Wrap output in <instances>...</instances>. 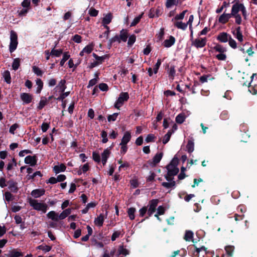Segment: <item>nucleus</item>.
Returning a JSON list of instances; mask_svg holds the SVG:
<instances>
[{
  "mask_svg": "<svg viewBox=\"0 0 257 257\" xmlns=\"http://www.w3.org/2000/svg\"><path fill=\"white\" fill-rule=\"evenodd\" d=\"M217 40L221 43L228 42L229 46L232 49L237 48V43L232 37L226 32L220 33L217 36Z\"/></svg>",
  "mask_w": 257,
  "mask_h": 257,
  "instance_id": "f257e3e1",
  "label": "nucleus"
},
{
  "mask_svg": "<svg viewBox=\"0 0 257 257\" xmlns=\"http://www.w3.org/2000/svg\"><path fill=\"white\" fill-rule=\"evenodd\" d=\"M29 203L34 209L37 211H41L45 213L47 210L48 205L46 203L39 202L37 200L30 198Z\"/></svg>",
  "mask_w": 257,
  "mask_h": 257,
  "instance_id": "f03ea898",
  "label": "nucleus"
},
{
  "mask_svg": "<svg viewBox=\"0 0 257 257\" xmlns=\"http://www.w3.org/2000/svg\"><path fill=\"white\" fill-rule=\"evenodd\" d=\"M239 11L241 12L244 19H246L247 14L246 8L243 4L236 2L232 5L230 14L231 15H239L238 13Z\"/></svg>",
  "mask_w": 257,
  "mask_h": 257,
  "instance_id": "7ed1b4c3",
  "label": "nucleus"
},
{
  "mask_svg": "<svg viewBox=\"0 0 257 257\" xmlns=\"http://www.w3.org/2000/svg\"><path fill=\"white\" fill-rule=\"evenodd\" d=\"M10 44L9 46V50L10 52H13L17 48L18 44V36L17 33L12 30L10 33Z\"/></svg>",
  "mask_w": 257,
  "mask_h": 257,
  "instance_id": "20e7f679",
  "label": "nucleus"
},
{
  "mask_svg": "<svg viewBox=\"0 0 257 257\" xmlns=\"http://www.w3.org/2000/svg\"><path fill=\"white\" fill-rule=\"evenodd\" d=\"M129 95L127 92H121L114 104V107L119 109L123 104L124 101L128 100Z\"/></svg>",
  "mask_w": 257,
  "mask_h": 257,
  "instance_id": "39448f33",
  "label": "nucleus"
},
{
  "mask_svg": "<svg viewBox=\"0 0 257 257\" xmlns=\"http://www.w3.org/2000/svg\"><path fill=\"white\" fill-rule=\"evenodd\" d=\"M206 38H198L192 41V45L196 48H201L206 45Z\"/></svg>",
  "mask_w": 257,
  "mask_h": 257,
  "instance_id": "423d86ee",
  "label": "nucleus"
},
{
  "mask_svg": "<svg viewBox=\"0 0 257 257\" xmlns=\"http://www.w3.org/2000/svg\"><path fill=\"white\" fill-rule=\"evenodd\" d=\"M163 156V153L162 152L157 153L153 157L152 160L149 161V164L152 167L155 166L161 160Z\"/></svg>",
  "mask_w": 257,
  "mask_h": 257,
  "instance_id": "0eeeda50",
  "label": "nucleus"
},
{
  "mask_svg": "<svg viewBox=\"0 0 257 257\" xmlns=\"http://www.w3.org/2000/svg\"><path fill=\"white\" fill-rule=\"evenodd\" d=\"M158 199H153L149 203V207L148 210L149 216H151L155 211L156 207L158 204Z\"/></svg>",
  "mask_w": 257,
  "mask_h": 257,
  "instance_id": "6e6552de",
  "label": "nucleus"
},
{
  "mask_svg": "<svg viewBox=\"0 0 257 257\" xmlns=\"http://www.w3.org/2000/svg\"><path fill=\"white\" fill-rule=\"evenodd\" d=\"M234 37L236 38L239 42L241 43L243 41V36L241 31V28L240 27H238L231 31Z\"/></svg>",
  "mask_w": 257,
  "mask_h": 257,
  "instance_id": "1a4fd4ad",
  "label": "nucleus"
},
{
  "mask_svg": "<svg viewBox=\"0 0 257 257\" xmlns=\"http://www.w3.org/2000/svg\"><path fill=\"white\" fill-rule=\"evenodd\" d=\"M107 217V212H106L105 214L103 213H101L96 218H95L94 223V224L98 226L101 227L103 225L104 221L105 219Z\"/></svg>",
  "mask_w": 257,
  "mask_h": 257,
  "instance_id": "9d476101",
  "label": "nucleus"
},
{
  "mask_svg": "<svg viewBox=\"0 0 257 257\" xmlns=\"http://www.w3.org/2000/svg\"><path fill=\"white\" fill-rule=\"evenodd\" d=\"M20 98L24 103H30L33 100V95L28 93H22Z\"/></svg>",
  "mask_w": 257,
  "mask_h": 257,
  "instance_id": "9b49d317",
  "label": "nucleus"
},
{
  "mask_svg": "<svg viewBox=\"0 0 257 257\" xmlns=\"http://www.w3.org/2000/svg\"><path fill=\"white\" fill-rule=\"evenodd\" d=\"M167 169L168 170V175L170 176H173L176 175L179 172V169L175 166L169 164L167 166Z\"/></svg>",
  "mask_w": 257,
  "mask_h": 257,
  "instance_id": "f8f14e48",
  "label": "nucleus"
},
{
  "mask_svg": "<svg viewBox=\"0 0 257 257\" xmlns=\"http://www.w3.org/2000/svg\"><path fill=\"white\" fill-rule=\"evenodd\" d=\"M66 81L64 79H62L59 82L58 84L56 86L54 90L56 92H64L66 86L65 85Z\"/></svg>",
  "mask_w": 257,
  "mask_h": 257,
  "instance_id": "ddd939ff",
  "label": "nucleus"
},
{
  "mask_svg": "<svg viewBox=\"0 0 257 257\" xmlns=\"http://www.w3.org/2000/svg\"><path fill=\"white\" fill-rule=\"evenodd\" d=\"M25 163L30 165L31 166H34L37 164V159L36 156H28L25 159Z\"/></svg>",
  "mask_w": 257,
  "mask_h": 257,
  "instance_id": "4468645a",
  "label": "nucleus"
},
{
  "mask_svg": "<svg viewBox=\"0 0 257 257\" xmlns=\"http://www.w3.org/2000/svg\"><path fill=\"white\" fill-rule=\"evenodd\" d=\"M231 17V15L230 14L223 13L219 17L218 19V22L219 23L223 24H225L228 21Z\"/></svg>",
  "mask_w": 257,
  "mask_h": 257,
  "instance_id": "2eb2a0df",
  "label": "nucleus"
},
{
  "mask_svg": "<svg viewBox=\"0 0 257 257\" xmlns=\"http://www.w3.org/2000/svg\"><path fill=\"white\" fill-rule=\"evenodd\" d=\"M175 39L174 37L170 36L168 39L165 40L163 44L165 47L169 48L174 44Z\"/></svg>",
  "mask_w": 257,
  "mask_h": 257,
  "instance_id": "dca6fc26",
  "label": "nucleus"
},
{
  "mask_svg": "<svg viewBox=\"0 0 257 257\" xmlns=\"http://www.w3.org/2000/svg\"><path fill=\"white\" fill-rule=\"evenodd\" d=\"M132 136L130 132L126 131L124 133L123 137L121 140L120 143L126 144L130 141Z\"/></svg>",
  "mask_w": 257,
  "mask_h": 257,
  "instance_id": "f3484780",
  "label": "nucleus"
},
{
  "mask_svg": "<svg viewBox=\"0 0 257 257\" xmlns=\"http://www.w3.org/2000/svg\"><path fill=\"white\" fill-rule=\"evenodd\" d=\"M44 189H35L32 191L31 195L35 198H39L45 194Z\"/></svg>",
  "mask_w": 257,
  "mask_h": 257,
  "instance_id": "a211bd4d",
  "label": "nucleus"
},
{
  "mask_svg": "<svg viewBox=\"0 0 257 257\" xmlns=\"http://www.w3.org/2000/svg\"><path fill=\"white\" fill-rule=\"evenodd\" d=\"M47 216L49 219H51L53 221H57L59 220V219H60L59 218V215L54 211H51L47 213Z\"/></svg>",
  "mask_w": 257,
  "mask_h": 257,
  "instance_id": "6ab92c4d",
  "label": "nucleus"
},
{
  "mask_svg": "<svg viewBox=\"0 0 257 257\" xmlns=\"http://www.w3.org/2000/svg\"><path fill=\"white\" fill-rule=\"evenodd\" d=\"M174 23V26L178 29H181L182 30H185L187 27V24L183 23L181 21H175Z\"/></svg>",
  "mask_w": 257,
  "mask_h": 257,
  "instance_id": "aec40b11",
  "label": "nucleus"
},
{
  "mask_svg": "<svg viewBox=\"0 0 257 257\" xmlns=\"http://www.w3.org/2000/svg\"><path fill=\"white\" fill-rule=\"evenodd\" d=\"M66 166L63 164L56 165L54 167L53 170L55 173L58 174L61 172H64L66 170Z\"/></svg>",
  "mask_w": 257,
  "mask_h": 257,
  "instance_id": "412c9836",
  "label": "nucleus"
},
{
  "mask_svg": "<svg viewBox=\"0 0 257 257\" xmlns=\"http://www.w3.org/2000/svg\"><path fill=\"white\" fill-rule=\"evenodd\" d=\"M186 117L187 116L184 113H181L177 115L175 120L177 123L181 124L185 121Z\"/></svg>",
  "mask_w": 257,
  "mask_h": 257,
  "instance_id": "4be33fe9",
  "label": "nucleus"
},
{
  "mask_svg": "<svg viewBox=\"0 0 257 257\" xmlns=\"http://www.w3.org/2000/svg\"><path fill=\"white\" fill-rule=\"evenodd\" d=\"M119 38L120 39L121 41L125 42L128 38V33L126 30L122 29L120 32Z\"/></svg>",
  "mask_w": 257,
  "mask_h": 257,
  "instance_id": "5701e85b",
  "label": "nucleus"
},
{
  "mask_svg": "<svg viewBox=\"0 0 257 257\" xmlns=\"http://www.w3.org/2000/svg\"><path fill=\"white\" fill-rule=\"evenodd\" d=\"M112 20V15L111 14H107L106 15L102 20V24L105 27V26H107L109 24Z\"/></svg>",
  "mask_w": 257,
  "mask_h": 257,
  "instance_id": "b1692460",
  "label": "nucleus"
},
{
  "mask_svg": "<svg viewBox=\"0 0 257 257\" xmlns=\"http://www.w3.org/2000/svg\"><path fill=\"white\" fill-rule=\"evenodd\" d=\"M71 212V209H66L59 215V218L60 220L65 219L67 216L70 214Z\"/></svg>",
  "mask_w": 257,
  "mask_h": 257,
  "instance_id": "393cba45",
  "label": "nucleus"
},
{
  "mask_svg": "<svg viewBox=\"0 0 257 257\" xmlns=\"http://www.w3.org/2000/svg\"><path fill=\"white\" fill-rule=\"evenodd\" d=\"M193 232L190 230H187L185 232L184 239L187 241H192L193 237Z\"/></svg>",
  "mask_w": 257,
  "mask_h": 257,
  "instance_id": "a878e982",
  "label": "nucleus"
},
{
  "mask_svg": "<svg viewBox=\"0 0 257 257\" xmlns=\"http://www.w3.org/2000/svg\"><path fill=\"white\" fill-rule=\"evenodd\" d=\"M213 50L215 52L220 53H225L226 52V48L224 47L223 46L220 44L216 45L213 48Z\"/></svg>",
  "mask_w": 257,
  "mask_h": 257,
  "instance_id": "bb28decb",
  "label": "nucleus"
},
{
  "mask_svg": "<svg viewBox=\"0 0 257 257\" xmlns=\"http://www.w3.org/2000/svg\"><path fill=\"white\" fill-rule=\"evenodd\" d=\"M3 76L5 79V81L8 83L10 84L11 82V77L10 73L8 70H6L4 72L3 74Z\"/></svg>",
  "mask_w": 257,
  "mask_h": 257,
  "instance_id": "cd10ccee",
  "label": "nucleus"
},
{
  "mask_svg": "<svg viewBox=\"0 0 257 257\" xmlns=\"http://www.w3.org/2000/svg\"><path fill=\"white\" fill-rule=\"evenodd\" d=\"M186 148L188 153H192L194 150V144L193 142L192 141H189L187 144Z\"/></svg>",
  "mask_w": 257,
  "mask_h": 257,
  "instance_id": "c85d7f7f",
  "label": "nucleus"
},
{
  "mask_svg": "<svg viewBox=\"0 0 257 257\" xmlns=\"http://www.w3.org/2000/svg\"><path fill=\"white\" fill-rule=\"evenodd\" d=\"M36 84L37 85L36 93L39 94L41 92V91L43 88V83L40 79H37L36 80Z\"/></svg>",
  "mask_w": 257,
  "mask_h": 257,
  "instance_id": "c756f323",
  "label": "nucleus"
},
{
  "mask_svg": "<svg viewBox=\"0 0 257 257\" xmlns=\"http://www.w3.org/2000/svg\"><path fill=\"white\" fill-rule=\"evenodd\" d=\"M20 58H15L14 59L12 67L13 69L14 70H17L20 67Z\"/></svg>",
  "mask_w": 257,
  "mask_h": 257,
  "instance_id": "7c9ffc66",
  "label": "nucleus"
},
{
  "mask_svg": "<svg viewBox=\"0 0 257 257\" xmlns=\"http://www.w3.org/2000/svg\"><path fill=\"white\" fill-rule=\"evenodd\" d=\"M92 56L96 60V61L99 64H101L104 61L106 57L105 55L102 56H98L95 53H93Z\"/></svg>",
  "mask_w": 257,
  "mask_h": 257,
  "instance_id": "2f4dec72",
  "label": "nucleus"
},
{
  "mask_svg": "<svg viewBox=\"0 0 257 257\" xmlns=\"http://www.w3.org/2000/svg\"><path fill=\"white\" fill-rule=\"evenodd\" d=\"M186 11H183L179 15H177L174 18L172 19V22L177 21L179 20H183L185 17Z\"/></svg>",
  "mask_w": 257,
  "mask_h": 257,
  "instance_id": "473e14b6",
  "label": "nucleus"
},
{
  "mask_svg": "<svg viewBox=\"0 0 257 257\" xmlns=\"http://www.w3.org/2000/svg\"><path fill=\"white\" fill-rule=\"evenodd\" d=\"M33 72L38 76H42L43 75V71L37 66H33L32 67Z\"/></svg>",
  "mask_w": 257,
  "mask_h": 257,
  "instance_id": "72a5a7b5",
  "label": "nucleus"
},
{
  "mask_svg": "<svg viewBox=\"0 0 257 257\" xmlns=\"http://www.w3.org/2000/svg\"><path fill=\"white\" fill-rule=\"evenodd\" d=\"M136 212V209L135 208H130L127 210V213L131 220L135 219V213Z\"/></svg>",
  "mask_w": 257,
  "mask_h": 257,
  "instance_id": "f704fd0d",
  "label": "nucleus"
},
{
  "mask_svg": "<svg viewBox=\"0 0 257 257\" xmlns=\"http://www.w3.org/2000/svg\"><path fill=\"white\" fill-rule=\"evenodd\" d=\"M93 47L94 45L93 44L88 45L83 49V52L86 54H90L92 51Z\"/></svg>",
  "mask_w": 257,
  "mask_h": 257,
  "instance_id": "c9c22d12",
  "label": "nucleus"
},
{
  "mask_svg": "<svg viewBox=\"0 0 257 257\" xmlns=\"http://www.w3.org/2000/svg\"><path fill=\"white\" fill-rule=\"evenodd\" d=\"M47 101L46 98H42L39 103L37 108L39 110L42 109L47 104Z\"/></svg>",
  "mask_w": 257,
  "mask_h": 257,
  "instance_id": "e433bc0d",
  "label": "nucleus"
},
{
  "mask_svg": "<svg viewBox=\"0 0 257 257\" xmlns=\"http://www.w3.org/2000/svg\"><path fill=\"white\" fill-rule=\"evenodd\" d=\"M162 185L167 189H169L175 186V182H163Z\"/></svg>",
  "mask_w": 257,
  "mask_h": 257,
  "instance_id": "4c0bfd02",
  "label": "nucleus"
},
{
  "mask_svg": "<svg viewBox=\"0 0 257 257\" xmlns=\"http://www.w3.org/2000/svg\"><path fill=\"white\" fill-rule=\"evenodd\" d=\"M62 54V50L61 49H53L51 52V55L55 57H59Z\"/></svg>",
  "mask_w": 257,
  "mask_h": 257,
  "instance_id": "58836bf2",
  "label": "nucleus"
},
{
  "mask_svg": "<svg viewBox=\"0 0 257 257\" xmlns=\"http://www.w3.org/2000/svg\"><path fill=\"white\" fill-rule=\"evenodd\" d=\"M110 151L109 148L105 149L101 154L102 159H107V158L109 157L110 155Z\"/></svg>",
  "mask_w": 257,
  "mask_h": 257,
  "instance_id": "ea45409f",
  "label": "nucleus"
},
{
  "mask_svg": "<svg viewBox=\"0 0 257 257\" xmlns=\"http://www.w3.org/2000/svg\"><path fill=\"white\" fill-rule=\"evenodd\" d=\"M70 55L68 54L67 52H65L64 53L63 58L60 61V64L61 66H63L65 62L69 58Z\"/></svg>",
  "mask_w": 257,
  "mask_h": 257,
  "instance_id": "a19ab883",
  "label": "nucleus"
},
{
  "mask_svg": "<svg viewBox=\"0 0 257 257\" xmlns=\"http://www.w3.org/2000/svg\"><path fill=\"white\" fill-rule=\"evenodd\" d=\"M118 251L119 254H123L124 255H126L129 253L128 250L126 248H123V246H119Z\"/></svg>",
  "mask_w": 257,
  "mask_h": 257,
  "instance_id": "79ce46f5",
  "label": "nucleus"
},
{
  "mask_svg": "<svg viewBox=\"0 0 257 257\" xmlns=\"http://www.w3.org/2000/svg\"><path fill=\"white\" fill-rule=\"evenodd\" d=\"M142 15H143V14H141V15H139V16L136 17L134 19L133 21L132 22V23L131 24V27L135 26L138 23H139V22L140 21V20L142 18Z\"/></svg>",
  "mask_w": 257,
  "mask_h": 257,
  "instance_id": "37998d69",
  "label": "nucleus"
},
{
  "mask_svg": "<svg viewBox=\"0 0 257 257\" xmlns=\"http://www.w3.org/2000/svg\"><path fill=\"white\" fill-rule=\"evenodd\" d=\"M225 249L226 253L229 255H232V252L234 250V246L231 245L227 246L225 247Z\"/></svg>",
  "mask_w": 257,
  "mask_h": 257,
  "instance_id": "c03bdc74",
  "label": "nucleus"
},
{
  "mask_svg": "<svg viewBox=\"0 0 257 257\" xmlns=\"http://www.w3.org/2000/svg\"><path fill=\"white\" fill-rule=\"evenodd\" d=\"M175 70L174 66H171L168 70V74L169 77H171L172 79L174 78L175 74Z\"/></svg>",
  "mask_w": 257,
  "mask_h": 257,
  "instance_id": "a18cd8bd",
  "label": "nucleus"
},
{
  "mask_svg": "<svg viewBox=\"0 0 257 257\" xmlns=\"http://www.w3.org/2000/svg\"><path fill=\"white\" fill-rule=\"evenodd\" d=\"M101 137L102 138V143L104 144L107 142L108 139H107V133L104 131H102L101 133Z\"/></svg>",
  "mask_w": 257,
  "mask_h": 257,
  "instance_id": "49530a36",
  "label": "nucleus"
},
{
  "mask_svg": "<svg viewBox=\"0 0 257 257\" xmlns=\"http://www.w3.org/2000/svg\"><path fill=\"white\" fill-rule=\"evenodd\" d=\"M119 146H120V154L123 155L124 154L127 152V145L120 143Z\"/></svg>",
  "mask_w": 257,
  "mask_h": 257,
  "instance_id": "de8ad7c7",
  "label": "nucleus"
},
{
  "mask_svg": "<svg viewBox=\"0 0 257 257\" xmlns=\"http://www.w3.org/2000/svg\"><path fill=\"white\" fill-rule=\"evenodd\" d=\"M216 58L218 60L224 61L226 60L227 57L225 53H220L216 55Z\"/></svg>",
  "mask_w": 257,
  "mask_h": 257,
  "instance_id": "09e8293b",
  "label": "nucleus"
},
{
  "mask_svg": "<svg viewBox=\"0 0 257 257\" xmlns=\"http://www.w3.org/2000/svg\"><path fill=\"white\" fill-rule=\"evenodd\" d=\"M136 40V37L135 35H132L130 36L128 38V42H127L128 45L130 46L133 45L134 44V43L135 42Z\"/></svg>",
  "mask_w": 257,
  "mask_h": 257,
  "instance_id": "8fccbe9b",
  "label": "nucleus"
},
{
  "mask_svg": "<svg viewBox=\"0 0 257 257\" xmlns=\"http://www.w3.org/2000/svg\"><path fill=\"white\" fill-rule=\"evenodd\" d=\"M23 255V254L21 251H17L16 250H14L11 252L10 256H11V257H20V256H22Z\"/></svg>",
  "mask_w": 257,
  "mask_h": 257,
  "instance_id": "3c124183",
  "label": "nucleus"
},
{
  "mask_svg": "<svg viewBox=\"0 0 257 257\" xmlns=\"http://www.w3.org/2000/svg\"><path fill=\"white\" fill-rule=\"evenodd\" d=\"M118 115V113H114L111 115H109L107 117L108 121L109 122L111 121H115Z\"/></svg>",
  "mask_w": 257,
  "mask_h": 257,
  "instance_id": "603ef678",
  "label": "nucleus"
},
{
  "mask_svg": "<svg viewBox=\"0 0 257 257\" xmlns=\"http://www.w3.org/2000/svg\"><path fill=\"white\" fill-rule=\"evenodd\" d=\"M120 69H121L119 72V73L122 77L125 76L128 72V70L123 66L121 67Z\"/></svg>",
  "mask_w": 257,
  "mask_h": 257,
  "instance_id": "864d4df0",
  "label": "nucleus"
},
{
  "mask_svg": "<svg viewBox=\"0 0 257 257\" xmlns=\"http://www.w3.org/2000/svg\"><path fill=\"white\" fill-rule=\"evenodd\" d=\"M161 64V59H158L157 60V62L155 64L154 67V73L156 74L158 72V69Z\"/></svg>",
  "mask_w": 257,
  "mask_h": 257,
  "instance_id": "5fc2aeb1",
  "label": "nucleus"
},
{
  "mask_svg": "<svg viewBox=\"0 0 257 257\" xmlns=\"http://www.w3.org/2000/svg\"><path fill=\"white\" fill-rule=\"evenodd\" d=\"M155 136L153 134H149L146 137L145 141L147 143H149L151 142H154L155 140Z\"/></svg>",
  "mask_w": 257,
  "mask_h": 257,
  "instance_id": "6e6d98bb",
  "label": "nucleus"
},
{
  "mask_svg": "<svg viewBox=\"0 0 257 257\" xmlns=\"http://www.w3.org/2000/svg\"><path fill=\"white\" fill-rule=\"evenodd\" d=\"M19 127V125L17 123H15L11 126L9 132L12 134H15V131Z\"/></svg>",
  "mask_w": 257,
  "mask_h": 257,
  "instance_id": "4d7b16f0",
  "label": "nucleus"
},
{
  "mask_svg": "<svg viewBox=\"0 0 257 257\" xmlns=\"http://www.w3.org/2000/svg\"><path fill=\"white\" fill-rule=\"evenodd\" d=\"M93 159L96 162H100V157L98 153L93 152L92 154Z\"/></svg>",
  "mask_w": 257,
  "mask_h": 257,
  "instance_id": "13d9d810",
  "label": "nucleus"
},
{
  "mask_svg": "<svg viewBox=\"0 0 257 257\" xmlns=\"http://www.w3.org/2000/svg\"><path fill=\"white\" fill-rule=\"evenodd\" d=\"M37 176H41L42 174L40 171H36L33 173L32 175H27V177L28 179H32Z\"/></svg>",
  "mask_w": 257,
  "mask_h": 257,
  "instance_id": "bf43d9fd",
  "label": "nucleus"
},
{
  "mask_svg": "<svg viewBox=\"0 0 257 257\" xmlns=\"http://www.w3.org/2000/svg\"><path fill=\"white\" fill-rule=\"evenodd\" d=\"M164 35V28H161L160 30L159 33L157 34V38L158 40L161 41L163 39Z\"/></svg>",
  "mask_w": 257,
  "mask_h": 257,
  "instance_id": "052dcab7",
  "label": "nucleus"
},
{
  "mask_svg": "<svg viewBox=\"0 0 257 257\" xmlns=\"http://www.w3.org/2000/svg\"><path fill=\"white\" fill-rule=\"evenodd\" d=\"M231 17H233L235 19V23L238 24L240 25L241 23V17L240 15H231Z\"/></svg>",
  "mask_w": 257,
  "mask_h": 257,
  "instance_id": "680f3d73",
  "label": "nucleus"
},
{
  "mask_svg": "<svg viewBox=\"0 0 257 257\" xmlns=\"http://www.w3.org/2000/svg\"><path fill=\"white\" fill-rule=\"evenodd\" d=\"M99 88L101 91H106L108 90V87L106 84L102 83L99 84Z\"/></svg>",
  "mask_w": 257,
  "mask_h": 257,
  "instance_id": "e2e57ef3",
  "label": "nucleus"
},
{
  "mask_svg": "<svg viewBox=\"0 0 257 257\" xmlns=\"http://www.w3.org/2000/svg\"><path fill=\"white\" fill-rule=\"evenodd\" d=\"M98 11L93 8H91L89 10V14L92 17H95L98 15Z\"/></svg>",
  "mask_w": 257,
  "mask_h": 257,
  "instance_id": "0e129e2a",
  "label": "nucleus"
},
{
  "mask_svg": "<svg viewBox=\"0 0 257 257\" xmlns=\"http://www.w3.org/2000/svg\"><path fill=\"white\" fill-rule=\"evenodd\" d=\"M50 127L49 123L43 122L41 125V129L43 132H46Z\"/></svg>",
  "mask_w": 257,
  "mask_h": 257,
  "instance_id": "69168bd1",
  "label": "nucleus"
},
{
  "mask_svg": "<svg viewBox=\"0 0 257 257\" xmlns=\"http://www.w3.org/2000/svg\"><path fill=\"white\" fill-rule=\"evenodd\" d=\"M220 118L223 120L226 119L228 118V114L227 111H223L220 114Z\"/></svg>",
  "mask_w": 257,
  "mask_h": 257,
  "instance_id": "338daca9",
  "label": "nucleus"
},
{
  "mask_svg": "<svg viewBox=\"0 0 257 257\" xmlns=\"http://www.w3.org/2000/svg\"><path fill=\"white\" fill-rule=\"evenodd\" d=\"M72 40L77 43H80L81 42V37L79 35H75Z\"/></svg>",
  "mask_w": 257,
  "mask_h": 257,
  "instance_id": "774afa93",
  "label": "nucleus"
}]
</instances>
